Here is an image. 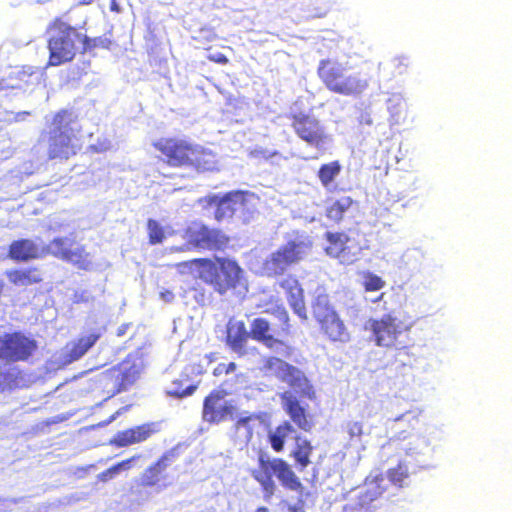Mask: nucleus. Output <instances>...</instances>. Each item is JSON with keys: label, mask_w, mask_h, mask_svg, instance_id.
<instances>
[{"label": "nucleus", "mask_w": 512, "mask_h": 512, "mask_svg": "<svg viewBox=\"0 0 512 512\" xmlns=\"http://www.w3.org/2000/svg\"><path fill=\"white\" fill-rule=\"evenodd\" d=\"M44 248L31 239L13 241L9 246L8 256L14 261H29L42 256Z\"/></svg>", "instance_id": "obj_20"}, {"label": "nucleus", "mask_w": 512, "mask_h": 512, "mask_svg": "<svg viewBox=\"0 0 512 512\" xmlns=\"http://www.w3.org/2000/svg\"><path fill=\"white\" fill-rule=\"evenodd\" d=\"M347 429L351 438L360 437L362 434V424L360 422L348 423Z\"/></svg>", "instance_id": "obj_47"}, {"label": "nucleus", "mask_w": 512, "mask_h": 512, "mask_svg": "<svg viewBox=\"0 0 512 512\" xmlns=\"http://www.w3.org/2000/svg\"><path fill=\"white\" fill-rule=\"evenodd\" d=\"M296 444H297L298 449L295 452V457L301 465L305 466L309 462L308 455L311 450L310 443L305 439L296 437Z\"/></svg>", "instance_id": "obj_43"}, {"label": "nucleus", "mask_w": 512, "mask_h": 512, "mask_svg": "<svg viewBox=\"0 0 512 512\" xmlns=\"http://www.w3.org/2000/svg\"><path fill=\"white\" fill-rule=\"evenodd\" d=\"M292 127L301 140L317 150L325 149L330 141L325 127L312 114L293 112Z\"/></svg>", "instance_id": "obj_9"}, {"label": "nucleus", "mask_w": 512, "mask_h": 512, "mask_svg": "<svg viewBox=\"0 0 512 512\" xmlns=\"http://www.w3.org/2000/svg\"><path fill=\"white\" fill-rule=\"evenodd\" d=\"M264 368L268 373L288 384L295 392L304 396H310L312 386L299 368L290 365L278 357L267 358Z\"/></svg>", "instance_id": "obj_10"}, {"label": "nucleus", "mask_w": 512, "mask_h": 512, "mask_svg": "<svg viewBox=\"0 0 512 512\" xmlns=\"http://www.w3.org/2000/svg\"><path fill=\"white\" fill-rule=\"evenodd\" d=\"M362 284L366 293H375L383 289L386 282L380 276L372 272H366L363 275Z\"/></svg>", "instance_id": "obj_39"}, {"label": "nucleus", "mask_w": 512, "mask_h": 512, "mask_svg": "<svg viewBox=\"0 0 512 512\" xmlns=\"http://www.w3.org/2000/svg\"><path fill=\"white\" fill-rule=\"evenodd\" d=\"M255 512H269V510L266 507H259V508L256 509Z\"/></svg>", "instance_id": "obj_62"}, {"label": "nucleus", "mask_w": 512, "mask_h": 512, "mask_svg": "<svg viewBox=\"0 0 512 512\" xmlns=\"http://www.w3.org/2000/svg\"><path fill=\"white\" fill-rule=\"evenodd\" d=\"M49 64L58 66L71 61L80 46L89 45L90 39L82 36L75 28L57 19L48 30Z\"/></svg>", "instance_id": "obj_2"}, {"label": "nucleus", "mask_w": 512, "mask_h": 512, "mask_svg": "<svg viewBox=\"0 0 512 512\" xmlns=\"http://www.w3.org/2000/svg\"><path fill=\"white\" fill-rule=\"evenodd\" d=\"M153 433L148 424L137 426L128 430L118 432L111 443L119 447L129 446L147 440Z\"/></svg>", "instance_id": "obj_23"}, {"label": "nucleus", "mask_w": 512, "mask_h": 512, "mask_svg": "<svg viewBox=\"0 0 512 512\" xmlns=\"http://www.w3.org/2000/svg\"><path fill=\"white\" fill-rule=\"evenodd\" d=\"M236 369V364L234 362H230L228 364H225V374H229L231 372H234Z\"/></svg>", "instance_id": "obj_55"}, {"label": "nucleus", "mask_w": 512, "mask_h": 512, "mask_svg": "<svg viewBox=\"0 0 512 512\" xmlns=\"http://www.w3.org/2000/svg\"><path fill=\"white\" fill-rule=\"evenodd\" d=\"M8 280L16 286H30L42 281V275L36 268L14 269L6 272Z\"/></svg>", "instance_id": "obj_28"}, {"label": "nucleus", "mask_w": 512, "mask_h": 512, "mask_svg": "<svg viewBox=\"0 0 512 512\" xmlns=\"http://www.w3.org/2000/svg\"><path fill=\"white\" fill-rule=\"evenodd\" d=\"M202 372L203 368L200 364L192 363L185 366L180 378L173 381L172 386L167 393L178 398L192 395L200 383V379L198 377Z\"/></svg>", "instance_id": "obj_19"}, {"label": "nucleus", "mask_w": 512, "mask_h": 512, "mask_svg": "<svg viewBox=\"0 0 512 512\" xmlns=\"http://www.w3.org/2000/svg\"><path fill=\"white\" fill-rule=\"evenodd\" d=\"M110 10L113 11V12H116V13H120L121 12V7L120 5L117 3L116 0H111V3H110Z\"/></svg>", "instance_id": "obj_53"}, {"label": "nucleus", "mask_w": 512, "mask_h": 512, "mask_svg": "<svg viewBox=\"0 0 512 512\" xmlns=\"http://www.w3.org/2000/svg\"><path fill=\"white\" fill-rule=\"evenodd\" d=\"M189 165L195 167L199 171H210L216 166V156L212 151L195 145L193 146L190 155Z\"/></svg>", "instance_id": "obj_29"}, {"label": "nucleus", "mask_w": 512, "mask_h": 512, "mask_svg": "<svg viewBox=\"0 0 512 512\" xmlns=\"http://www.w3.org/2000/svg\"><path fill=\"white\" fill-rule=\"evenodd\" d=\"M148 232L149 239L152 244H157L162 242L164 238V232L159 223L155 220L150 219L148 221Z\"/></svg>", "instance_id": "obj_44"}, {"label": "nucleus", "mask_w": 512, "mask_h": 512, "mask_svg": "<svg viewBox=\"0 0 512 512\" xmlns=\"http://www.w3.org/2000/svg\"><path fill=\"white\" fill-rule=\"evenodd\" d=\"M225 373V363H220L218 366L214 369V375L218 376Z\"/></svg>", "instance_id": "obj_54"}, {"label": "nucleus", "mask_w": 512, "mask_h": 512, "mask_svg": "<svg viewBox=\"0 0 512 512\" xmlns=\"http://www.w3.org/2000/svg\"><path fill=\"white\" fill-rule=\"evenodd\" d=\"M352 204L351 197L343 196L327 207L326 216L332 221L339 222Z\"/></svg>", "instance_id": "obj_37"}, {"label": "nucleus", "mask_w": 512, "mask_h": 512, "mask_svg": "<svg viewBox=\"0 0 512 512\" xmlns=\"http://www.w3.org/2000/svg\"><path fill=\"white\" fill-rule=\"evenodd\" d=\"M319 323L322 330L332 341L347 342L349 340L347 328L337 314H334Z\"/></svg>", "instance_id": "obj_27"}, {"label": "nucleus", "mask_w": 512, "mask_h": 512, "mask_svg": "<svg viewBox=\"0 0 512 512\" xmlns=\"http://www.w3.org/2000/svg\"><path fill=\"white\" fill-rule=\"evenodd\" d=\"M409 414H410V412L403 413V414H401V415L397 416V417L394 419V421H395V422L404 421V420H406V419L408 418Z\"/></svg>", "instance_id": "obj_56"}, {"label": "nucleus", "mask_w": 512, "mask_h": 512, "mask_svg": "<svg viewBox=\"0 0 512 512\" xmlns=\"http://www.w3.org/2000/svg\"><path fill=\"white\" fill-rule=\"evenodd\" d=\"M128 328V325H122L118 328V332H117V335L118 336H122L125 334L126 332V329Z\"/></svg>", "instance_id": "obj_59"}, {"label": "nucleus", "mask_w": 512, "mask_h": 512, "mask_svg": "<svg viewBox=\"0 0 512 512\" xmlns=\"http://www.w3.org/2000/svg\"><path fill=\"white\" fill-rule=\"evenodd\" d=\"M187 241L180 246H171L170 252L188 251L196 249H222L226 246L228 238L216 229L195 224L187 229Z\"/></svg>", "instance_id": "obj_8"}, {"label": "nucleus", "mask_w": 512, "mask_h": 512, "mask_svg": "<svg viewBox=\"0 0 512 512\" xmlns=\"http://www.w3.org/2000/svg\"><path fill=\"white\" fill-rule=\"evenodd\" d=\"M76 130L73 113L63 110L54 116L49 132L50 158L68 159L76 154L81 147Z\"/></svg>", "instance_id": "obj_3"}, {"label": "nucleus", "mask_w": 512, "mask_h": 512, "mask_svg": "<svg viewBox=\"0 0 512 512\" xmlns=\"http://www.w3.org/2000/svg\"><path fill=\"white\" fill-rule=\"evenodd\" d=\"M282 484L287 490H298L301 488V482H282Z\"/></svg>", "instance_id": "obj_52"}, {"label": "nucleus", "mask_w": 512, "mask_h": 512, "mask_svg": "<svg viewBox=\"0 0 512 512\" xmlns=\"http://www.w3.org/2000/svg\"><path fill=\"white\" fill-rule=\"evenodd\" d=\"M273 483L274 482H269V481L262 482L264 490L268 491L272 487Z\"/></svg>", "instance_id": "obj_60"}, {"label": "nucleus", "mask_w": 512, "mask_h": 512, "mask_svg": "<svg viewBox=\"0 0 512 512\" xmlns=\"http://www.w3.org/2000/svg\"><path fill=\"white\" fill-rule=\"evenodd\" d=\"M289 512H305L302 507H297L295 505H291L288 507Z\"/></svg>", "instance_id": "obj_57"}, {"label": "nucleus", "mask_w": 512, "mask_h": 512, "mask_svg": "<svg viewBox=\"0 0 512 512\" xmlns=\"http://www.w3.org/2000/svg\"><path fill=\"white\" fill-rule=\"evenodd\" d=\"M250 333L247 331L244 322L230 320L227 324V344L233 352L239 355L248 353L246 344Z\"/></svg>", "instance_id": "obj_21"}, {"label": "nucleus", "mask_w": 512, "mask_h": 512, "mask_svg": "<svg viewBox=\"0 0 512 512\" xmlns=\"http://www.w3.org/2000/svg\"><path fill=\"white\" fill-rule=\"evenodd\" d=\"M355 492L357 503L345 506L342 512H382V490L377 482H363Z\"/></svg>", "instance_id": "obj_16"}, {"label": "nucleus", "mask_w": 512, "mask_h": 512, "mask_svg": "<svg viewBox=\"0 0 512 512\" xmlns=\"http://www.w3.org/2000/svg\"><path fill=\"white\" fill-rule=\"evenodd\" d=\"M442 440L443 430L435 424H427L421 433L413 436L405 444L403 449L412 457L426 456L432 454Z\"/></svg>", "instance_id": "obj_15"}, {"label": "nucleus", "mask_w": 512, "mask_h": 512, "mask_svg": "<svg viewBox=\"0 0 512 512\" xmlns=\"http://www.w3.org/2000/svg\"><path fill=\"white\" fill-rule=\"evenodd\" d=\"M265 346L268 349H270L273 353H275L277 355L276 357L278 358H288L292 354V348L282 340H279L275 337L266 339Z\"/></svg>", "instance_id": "obj_40"}, {"label": "nucleus", "mask_w": 512, "mask_h": 512, "mask_svg": "<svg viewBox=\"0 0 512 512\" xmlns=\"http://www.w3.org/2000/svg\"><path fill=\"white\" fill-rule=\"evenodd\" d=\"M32 76V73L23 69L12 71L7 77L0 79V93H6L12 89H24Z\"/></svg>", "instance_id": "obj_32"}, {"label": "nucleus", "mask_w": 512, "mask_h": 512, "mask_svg": "<svg viewBox=\"0 0 512 512\" xmlns=\"http://www.w3.org/2000/svg\"><path fill=\"white\" fill-rule=\"evenodd\" d=\"M399 297L394 293L381 292L377 297H367L366 301L375 304L374 310L383 315L398 317Z\"/></svg>", "instance_id": "obj_25"}, {"label": "nucleus", "mask_w": 512, "mask_h": 512, "mask_svg": "<svg viewBox=\"0 0 512 512\" xmlns=\"http://www.w3.org/2000/svg\"><path fill=\"white\" fill-rule=\"evenodd\" d=\"M13 375L4 371L2 367H0V390H5L7 387H10L12 383Z\"/></svg>", "instance_id": "obj_46"}, {"label": "nucleus", "mask_w": 512, "mask_h": 512, "mask_svg": "<svg viewBox=\"0 0 512 512\" xmlns=\"http://www.w3.org/2000/svg\"><path fill=\"white\" fill-rule=\"evenodd\" d=\"M254 420L253 416H244L240 417L238 421L236 422V433L237 436L241 439L243 442H248L252 437V427L250 425V422Z\"/></svg>", "instance_id": "obj_42"}, {"label": "nucleus", "mask_w": 512, "mask_h": 512, "mask_svg": "<svg viewBox=\"0 0 512 512\" xmlns=\"http://www.w3.org/2000/svg\"><path fill=\"white\" fill-rule=\"evenodd\" d=\"M367 297H375V296H374V294H373V293H366L365 299H366Z\"/></svg>", "instance_id": "obj_63"}, {"label": "nucleus", "mask_w": 512, "mask_h": 512, "mask_svg": "<svg viewBox=\"0 0 512 512\" xmlns=\"http://www.w3.org/2000/svg\"><path fill=\"white\" fill-rule=\"evenodd\" d=\"M98 338L99 334L92 333L80 338L78 342L71 346L68 345L64 363L68 364L80 359L97 342Z\"/></svg>", "instance_id": "obj_30"}, {"label": "nucleus", "mask_w": 512, "mask_h": 512, "mask_svg": "<svg viewBox=\"0 0 512 512\" xmlns=\"http://www.w3.org/2000/svg\"><path fill=\"white\" fill-rule=\"evenodd\" d=\"M235 407L227 401L222 392H212L204 400L203 419L210 423L225 421L233 416Z\"/></svg>", "instance_id": "obj_18"}, {"label": "nucleus", "mask_w": 512, "mask_h": 512, "mask_svg": "<svg viewBox=\"0 0 512 512\" xmlns=\"http://www.w3.org/2000/svg\"><path fill=\"white\" fill-rule=\"evenodd\" d=\"M313 315L318 322L336 314L329 304L328 295L320 292L315 296L312 303Z\"/></svg>", "instance_id": "obj_36"}, {"label": "nucleus", "mask_w": 512, "mask_h": 512, "mask_svg": "<svg viewBox=\"0 0 512 512\" xmlns=\"http://www.w3.org/2000/svg\"><path fill=\"white\" fill-rule=\"evenodd\" d=\"M142 369L143 360L129 356L117 366L104 372L102 381L105 383L108 393L114 395L133 385L139 378Z\"/></svg>", "instance_id": "obj_7"}, {"label": "nucleus", "mask_w": 512, "mask_h": 512, "mask_svg": "<svg viewBox=\"0 0 512 512\" xmlns=\"http://www.w3.org/2000/svg\"><path fill=\"white\" fill-rule=\"evenodd\" d=\"M387 109L392 125L400 124L405 119L406 103L400 93H392L387 100Z\"/></svg>", "instance_id": "obj_33"}, {"label": "nucleus", "mask_w": 512, "mask_h": 512, "mask_svg": "<svg viewBox=\"0 0 512 512\" xmlns=\"http://www.w3.org/2000/svg\"><path fill=\"white\" fill-rule=\"evenodd\" d=\"M177 457L175 449L167 451L158 462L150 468L151 477L159 476Z\"/></svg>", "instance_id": "obj_41"}, {"label": "nucleus", "mask_w": 512, "mask_h": 512, "mask_svg": "<svg viewBox=\"0 0 512 512\" xmlns=\"http://www.w3.org/2000/svg\"><path fill=\"white\" fill-rule=\"evenodd\" d=\"M341 172V165L338 161H333L327 164H323L318 171V178L327 190H331L334 187V180Z\"/></svg>", "instance_id": "obj_34"}, {"label": "nucleus", "mask_w": 512, "mask_h": 512, "mask_svg": "<svg viewBox=\"0 0 512 512\" xmlns=\"http://www.w3.org/2000/svg\"><path fill=\"white\" fill-rule=\"evenodd\" d=\"M293 433H295V430L288 422L283 423L273 431L271 430L269 432V440L272 448L277 452L281 451L285 440L292 436Z\"/></svg>", "instance_id": "obj_35"}, {"label": "nucleus", "mask_w": 512, "mask_h": 512, "mask_svg": "<svg viewBox=\"0 0 512 512\" xmlns=\"http://www.w3.org/2000/svg\"><path fill=\"white\" fill-rule=\"evenodd\" d=\"M36 348V341L21 332L6 333L0 336V359L3 361H24L32 355Z\"/></svg>", "instance_id": "obj_12"}, {"label": "nucleus", "mask_w": 512, "mask_h": 512, "mask_svg": "<svg viewBox=\"0 0 512 512\" xmlns=\"http://www.w3.org/2000/svg\"><path fill=\"white\" fill-rule=\"evenodd\" d=\"M406 58H395L393 60L394 66L399 69L398 73L402 74L404 69H402V66H406L405 64Z\"/></svg>", "instance_id": "obj_51"}, {"label": "nucleus", "mask_w": 512, "mask_h": 512, "mask_svg": "<svg viewBox=\"0 0 512 512\" xmlns=\"http://www.w3.org/2000/svg\"><path fill=\"white\" fill-rule=\"evenodd\" d=\"M30 115L29 112L27 111H21V112H18V113H15V114H12V119H7V121H10V122H22V121H25L26 118Z\"/></svg>", "instance_id": "obj_48"}, {"label": "nucleus", "mask_w": 512, "mask_h": 512, "mask_svg": "<svg viewBox=\"0 0 512 512\" xmlns=\"http://www.w3.org/2000/svg\"><path fill=\"white\" fill-rule=\"evenodd\" d=\"M160 297L164 302L170 303L174 299V294L169 290H164L160 292Z\"/></svg>", "instance_id": "obj_50"}, {"label": "nucleus", "mask_w": 512, "mask_h": 512, "mask_svg": "<svg viewBox=\"0 0 512 512\" xmlns=\"http://www.w3.org/2000/svg\"><path fill=\"white\" fill-rule=\"evenodd\" d=\"M208 58L210 60H212L216 63H220V64H226L228 62L227 57L225 55H223L222 53L210 54Z\"/></svg>", "instance_id": "obj_49"}, {"label": "nucleus", "mask_w": 512, "mask_h": 512, "mask_svg": "<svg viewBox=\"0 0 512 512\" xmlns=\"http://www.w3.org/2000/svg\"><path fill=\"white\" fill-rule=\"evenodd\" d=\"M310 249L311 241L308 237L296 236L266 259L264 270L269 276L283 274L291 264L306 257Z\"/></svg>", "instance_id": "obj_6"}, {"label": "nucleus", "mask_w": 512, "mask_h": 512, "mask_svg": "<svg viewBox=\"0 0 512 512\" xmlns=\"http://www.w3.org/2000/svg\"><path fill=\"white\" fill-rule=\"evenodd\" d=\"M362 122H365L366 124L370 125L372 123L370 117L368 116L367 118H365L364 116H362Z\"/></svg>", "instance_id": "obj_61"}, {"label": "nucleus", "mask_w": 512, "mask_h": 512, "mask_svg": "<svg viewBox=\"0 0 512 512\" xmlns=\"http://www.w3.org/2000/svg\"><path fill=\"white\" fill-rule=\"evenodd\" d=\"M282 287L286 290L287 298L294 312L302 319H306V308L303 299V289L294 278L283 281Z\"/></svg>", "instance_id": "obj_24"}, {"label": "nucleus", "mask_w": 512, "mask_h": 512, "mask_svg": "<svg viewBox=\"0 0 512 512\" xmlns=\"http://www.w3.org/2000/svg\"><path fill=\"white\" fill-rule=\"evenodd\" d=\"M402 324L399 317L382 315L380 319H369L365 329L371 331L377 346L391 347L403 331Z\"/></svg>", "instance_id": "obj_14"}, {"label": "nucleus", "mask_w": 512, "mask_h": 512, "mask_svg": "<svg viewBox=\"0 0 512 512\" xmlns=\"http://www.w3.org/2000/svg\"><path fill=\"white\" fill-rule=\"evenodd\" d=\"M129 465V462H121L115 466H113L112 468L108 469L105 473H103V476L104 477H110V478H113V477H117L119 476V472L121 470H124L128 467Z\"/></svg>", "instance_id": "obj_45"}, {"label": "nucleus", "mask_w": 512, "mask_h": 512, "mask_svg": "<svg viewBox=\"0 0 512 512\" xmlns=\"http://www.w3.org/2000/svg\"><path fill=\"white\" fill-rule=\"evenodd\" d=\"M258 198L254 193L231 191L223 196L214 195L211 203L216 206L215 218L218 221L237 216L247 221L255 211Z\"/></svg>", "instance_id": "obj_5"}, {"label": "nucleus", "mask_w": 512, "mask_h": 512, "mask_svg": "<svg viewBox=\"0 0 512 512\" xmlns=\"http://www.w3.org/2000/svg\"><path fill=\"white\" fill-rule=\"evenodd\" d=\"M280 319L283 320L284 322L288 321V314L285 309H282L280 311Z\"/></svg>", "instance_id": "obj_58"}, {"label": "nucleus", "mask_w": 512, "mask_h": 512, "mask_svg": "<svg viewBox=\"0 0 512 512\" xmlns=\"http://www.w3.org/2000/svg\"><path fill=\"white\" fill-rule=\"evenodd\" d=\"M284 409L292 421L301 429L308 431L311 428L306 418L305 410L300 406L298 399L292 392L286 391L281 396Z\"/></svg>", "instance_id": "obj_22"}, {"label": "nucleus", "mask_w": 512, "mask_h": 512, "mask_svg": "<svg viewBox=\"0 0 512 512\" xmlns=\"http://www.w3.org/2000/svg\"><path fill=\"white\" fill-rule=\"evenodd\" d=\"M318 74L329 90L345 96L360 95L369 85L368 79L362 74H346L341 64L331 60L320 62Z\"/></svg>", "instance_id": "obj_4"}, {"label": "nucleus", "mask_w": 512, "mask_h": 512, "mask_svg": "<svg viewBox=\"0 0 512 512\" xmlns=\"http://www.w3.org/2000/svg\"><path fill=\"white\" fill-rule=\"evenodd\" d=\"M259 462L266 474V480H271L273 477L278 478V480H293L291 478L292 472L289 469L288 465L281 460H273L269 459L265 460V456L263 454L259 457Z\"/></svg>", "instance_id": "obj_26"}, {"label": "nucleus", "mask_w": 512, "mask_h": 512, "mask_svg": "<svg viewBox=\"0 0 512 512\" xmlns=\"http://www.w3.org/2000/svg\"><path fill=\"white\" fill-rule=\"evenodd\" d=\"M179 268L198 267L199 277L220 294L229 289H239L238 293L247 291L243 271L239 265L232 260L216 258L215 261L208 259H193L180 263Z\"/></svg>", "instance_id": "obj_1"}, {"label": "nucleus", "mask_w": 512, "mask_h": 512, "mask_svg": "<svg viewBox=\"0 0 512 512\" xmlns=\"http://www.w3.org/2000/svg\"><path fill=\"white\" fill-rule=\"evenodd\" d=\"M155 147L163 154L166 162L171 166L190 164V155L193 145L176 139L160 140Z\"/></svg>", "instance_id": "obj_17"}, {"label": "nucleus", "mask_w": 512, "mask_h": 512, "mask_svg": "<svg viewBox=\"0 0 512 512\" xmlns=\"http://www.w3.org/2000/svg\"><path fill=\"white\" fill-rule=\"evenodd\" d=\"M327 245L325 252L333 258H337L343 264H352L360 258L362 247L355 238L345 233L326 232Z\"/></svg>", "instance_id": "obj_13"}, {"label": "nucleus", "mask_w": 512, "mask_h": 512, "mask_svg": "<svg viewBox=\"0 0 512 512\" xmlns=\"http://www.w3.org/2000/svg\"><path fill=\"white\" fill-rule=\"evenodd\" d=\"M271 327L267 320L255 318L251 323V336L253 339L266 344V339L274 337L271 333Z\"/></svg>", "instance_id": "obj_38"}, {"label": "nucleus", "mask_w": 512, "mask_h": 512, "mask_svg": "<svg viewBox=\"0 0 512 512\" xmlns=\"http://www.w3.org/2000/svg\"><path fill=\"white\" fill-rule=\"evenodd\" d=\"M47 252L72 263L79 269L90 270L93 268L90 254L70 237L55 238L47 246Z\"/></svg>", "instance_id": "obj_11"}, {"label": "nucleus", "mask_w": 512, "mask_h": 512, "mask_svg": "<svg viewBox=\"0 0 512 512\" xmlns=\"http://www.w3.org/2000/svg\"><path fill=\"white\" fill-rule=\"evenodd\" d=\"M381 469L382 471L375 474L372 480H383L384 477L388 480H403L409 477L407 466L398 459H390Z\"/></svg>", "instance_id": "obj_31"}]
</instances>
